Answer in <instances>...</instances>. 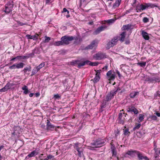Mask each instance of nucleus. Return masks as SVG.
<instances>
[{
    "label": "nucleus",
    "instance_id": "9d476101",
    "mask_svg": "<svg viewBox=\"0 0 160 160\" xmlns=\"http://www.w3.org/2000/svg\"><path fill=\"white\" fill-rule=\"evenodd\" d=\"M127 111L128 112H133L135 114H137L138 113V111L134 107H129L127 109Z\"/></svg>",
    "mask_w": 160,
    "mask_h": 160
},
{
    "label": "nucleus",
    "instance_id": "ea45409f",
    "mask_svg": "<svg viewBox=\"0 0 160 160\" xmlns=\"http://www.w3.org/2000/svg\"><path fill=\"white\" fill-rule=\"evenodd\" d=\"M143 117V115H142V114H140L139 115V120L140 122H141L142 121L143 119H144Z\"/></svg>",
    "mask_w": 160,
    "mask_h": 160
},
{
    "label": "nucleus",
    "instance_id": "09e8293b",
    "mask_svg": "<svg viewBox=\"0 0 160 160\" xmlns=\"http://www.w3.org/2000/svg\"><path fill=\"white\" fill-rule=\"evenodd\" d=\"M117 91L116 90H113V91H111V93H112V94H113V96L115 95L116 94V93L117 92Z\"/></svg>",
    "mask_w": 160,
    "mask_h": 160
},
{
    "label": "nucleus",
    "instance_id": "bf43d9fd",
    "mask_svg": "<svg viewBox=\"0 0 160 160\" xmlns=\"http://www.w3.org/2000/svg\"><path fill=\"white\" fill-rule=\"evenodd\" d=\"M105 69L106 70H107V68H108V66H105L103 68V69Z\"/></svg>",
    "mask_w": 160,
    "mask_h": 160
},
{
    "label": "nucleus",
    "instance_id": "7ed1b4c3",
    "mask_svg": "<svg viewBox=\"0 0 160 160\" xmlns=\"http://www.w3.org/2000/svg\"><path fill=\"white\" fill-rule=\"evenodd\" d=\"M106 141V140L99 138L97 139L96 141L92 143V145L96 148H98L101 147L104 144Z\"/></svg>",
    "mask_w": 160,
    "mask_h": 160
},
{
    "label": "nucleus",
    "instance_id": "79ce46f5",
    "mask_svg": "<svg viewBox=\"0 0 160 160\" xmlns=\"http://www.w3.org/2000/svg\"><path fill=\"white\" fill-rule=\"evenodd\" d=\"M31 67H30L29 68H24V69H23V71H24L25 73H26L27 71H30L31 70Z\"/></svg>",
    "mask_w": 160,
    "mask_h": 160
},
{
    "label": "nucleus",
    "instance_id": "4c0bfd02",
    "mask_svg": "<svg viewBox=\"0 0 160 160\" xmlns=\"http://www.w3.org/2000/svg\"><path fill=\"white\" fill-rule=\"evenodd\" d=\"M17 64H14L12 66H10L9 67V68L11 69H14L17 68Z\"/></svg>",
    "mask_w": 160,
    "mask_h": 160
},
{
    "label": "nucleus",
    "instance_id": "4be33fe9",
    "mask_svg": "<svg viewBox=\"0 0 160 160\" xmlns=\"http://www.w3.org/2000/svg\"><path fill=\"white\" fill-rule=\"evenodd\" d=\"M138 92H136L131 93L130 94V96L131 98H134L136 97V96H137L138 95Z\"/></svg>",
    "mask_w": 160,
    "mask_h": 160
},
{
    "label": "nucleus",
    "instance_id": "39448f33",
    "mask_svg": "<svg viewBox=\"0 0 160 160\" xmlns=\"http://www.w3.org/2000/svg\"><path fill=\"white\" fill-rule=\"evenodd\" d=\"M106 58L105 54L101 52H98L93 55V58L96 60H100Z\"/></svg>",
    "mask_w": 160,
    "mask_h": 160
},
{
    "label": "nucleus",
    "instance_id": "4468645a",
    "mask_svg": "<svg viewBox=\"0 0 160 160\" xmlns=\"http://www.w3.org/2000/svg\"><path fill=\"white\" fill-rule=\"evenodd\" d=\"M113 94H112L111 92H110V93H108L107 95L106 96V101H108L111 99L113 98Z\"/></svg>",
    "mask_w": 160,
    "mask_h": 160
},
{
    "label": "nucleus",
    "instance_id": "f257e3e1",
    "mask_svg": "<svg viewBox=\"0 0 160 160\" xmlns=\"http://www.w3.org/2000/svg\"><path fill=\"white\" fill-rule=\"evenodd\" d=\"M156 7H157L156 5L151 3L138 4L136 6V10L137 12H138L139 11L141 12L148 8H153Z\"/></svg>",
    "mask_w": 160,
    "mask_h": 160
},
{
    "label": "nucleus",
    "instance_id": "2eb2a0df",
    "mask_svg": "<svg viewBox=\"0 0 160 160\" xmlns=\"http://www.w3.org/2000/svg\"><path fill=\"white\" fill-rule=\"evenodd\" d=\"M122 0H116V2L113 5V8L114 9L118 7L119 6Z\"/></svg>",
    "mask_w": 160,
    "mask_h": 160
},
{
    "label": "nucleus",
    "instance_id": "5fc2aeb1",
    "mask_svg": "<svg viewBox=\"0 0 160 160\" xmlns=\"http://www.w3.org/2000/svg\"><path fill=\"white\" fill-rule=\"evenodd\" d=\"M67 9L65 8H64L63 9V12H66L67 11Z\"/></svg>",
    "mask_w": 160,
    "mask_h": 160
},
{
    "label": "nucleus",
    "instance_id": "5701e85b",
    "mask_svg": "<svg viewBox=\"0 0 160 160\" xmlns=\"http://www.w3.org/2000/svg\"><path fill=\"white\" fill-rule=\"evenodd\" d=\"M89 62L88 63V65L92 66H96L98 64V62H91L90 61H89Z\"/></svg>",
    "mask_w": 160,
    "mask_h": 160
},
{
    "label": "nucleus",
    "instance_id": "69168bd1",
    "mask_svg": "<svg viewBox=\"0 0 160 160\" xmlns=\"http://www.w3.org/2000/svg\"><path fill=\"white\" fill-rule=\"evenodd\" d=\"M105 104H104V105H102V108H104L105 107Z\"/></svg>",
    "mask_w": 160,
    "mask_h": 160
},
{
    "label": "nucleus",
    "instance_id": "412c9836",
    "mask_svg": "<svg viewBox=\"0 0 160 160\" xmlns=\"http://www.w3.org/2000/svg\"><path fill=\"white\" fill-rule=\"evenodd\" d=\"M137 152V151H129L127 152V154L129 155L133 156V155H135V154H136V152Z\"/></svg>",
    "mask_w": 160,
    "mask_h": 160
},
{
    "label": "nucleus",
    "instance_id": "1a4fd4ad",
    "mask_svg": "<svg viewBox=\"0 0 160 160\" xmlns=\"http://www.w3.org/2000/svg\"><path fill=\"white\" fill-rule=\"evenodd\" d=\"M106 28L105 26H101L98 27L93 32L94 35H97L103 30Z\"/></svg>",
    "mask_w": 160,
    "mask_h": 160
},
{
    "label": "nucleus",
    "instance_id": "f704fd0d",
    "mask_svg": "<svg viewBox=\"0 0 160 160\" xmlns=\"http://www.w3.org/2000/svg\"><path fill=\"white\" fill-rule=\"evenodd\" d=\"M38 71L37 69V68H34L32 71V74L31 75L32 76L36 74Z\"/></svg>",
    "mask_w": 160,
    "mask_h": 160
},
{
    "label": "nucleus",
    "instance_id": "de8ad7c7",
    "mask_svg": "<svg viewBox=\"0 0 160 160\" xmlns=\"http://www.w3.org/2000/svg\"><path fill=\"white\" fill-rule=\"evenodd\" d=\"M95 71L96 72V75H98V76H99V75L100 74V70H95Z\"/></svg>",
    "mask_w": 160,
    "mask_h": 160
},
{
    "label": "nucleus",
    "instance_id": "bb28decb",
    "mask_svg": "<svg viewBox=\"0 0 160 160\" xmlns=\"http://www.w3.org/2000/svg\"><path fill=\"white\" fill-rule=\"evenodd\" d=\"M37 154L36 151L35 150L33 151L30 154L28 155L29 157H31L34 156L35 155Z\"/></svg>",
    "mask_w": 160,
    "mask_h": 160
},
{
    "label": "nucleus",
    "instance_id": "f3484780",
    "mask_svg": "<svg viewBox=\"0 0 160 160\" xmlns=\"http://www.w3.org/2000/svg\"><path fill=\"white\" fill-rule=\"evenodd\" d=\"M131 25L130 24H127L123 25L122 28V30H128L131 27Z\"/></svg>",
    "mask_w": 160,
    "mask_h": 160
},
{
    "label": "nucleus",
    "instance_id": "e2e57ef3",
    "mask_svg": "<svg viewBox=\"0 0 160 160\" xmlns=\"http://www.w3.org/2000/svg\"><path fill=\"white\" fill-rule=\"evenodd\" d=\"M16 59V58H12L11 59V61H13V60H15Z\"/></svg>",
    "mask_w": 160,
    "mask_h": 160
},
{
    "label": "nucleus",
    "instance_id": "052dcab7",
    "mask_svg": "<svg viewBox=\"0 0 160 160\" xmlns=\"http://www.w3.org/2000/svg\"><path fill=\"white\" fill-rule=\"evenodd\" d=\"M51 0H46V3H48L50 2Z\"/></svg>",
    "mask_w": 160,
    "mask_h": 160
},
{
    "label": "nucleus",
    "instance_id": "423d86ee",
    "mask_svg": "<svg viewBox=\"0 0 160 160\" xmlns=\"http://www.w3.org/2000/svg\"><path fill=\"white\" fill-rule=\"evenodd\" d=\"M98 41L97 39L92 41L90 45L86 47V49H92L93 48H96L98 46Z\"/></svg>",
    "mask_w": 160,
    "mask_h": 160
},
{
    "label": "nucleus",
    "instance_id": "680f3d73",
    "mask_svg": "<svg viewBox=\"0 0 160 160\" xmlns=\"http://www.w3.org/2000/svg\"><path fill=\"white\" fill-rule=\"evenodd\" d=\"M120 112H122V114L123 113L124 114V110L123 109H122V110H121L120 111Z\"/></svg>",
    "mask_w": 160,
    "mask_h": 160
},
{
    "label": "nucleus",
    "instance_id": "0eeeda50",
    "mask_svg": "<svg viewBox=\"0 0 160 160\" xmlns=\"http://www.w3.org/2000/svg\"><path fill=\"white\" fill-rule=\"evenodd\" d=\"M89 62L88 60H87L83 62H80L79 61L76 60L73 62L72 63L74 65H77L79 68H80L81 67L85 65H88V63Z\"/></svg>",
    "mask_w": 160,
    "mask_h": 160
},
{
    "label": "nucleus",
    "instance_id": "ddd939ff",
    "mask_svg": "<svg viewBox=\"0 0 160 160\" xmlns=\"http://www.w3.org/2000/svg\"><path fill=\"white\" fill-rule=\"evenodd\" d=\"M9 83H7L6 85L3 88L0 89V92H3L7 91L10 88Z\"/></svg>",
    "mask_w": 160,
    "mask_h": 160
},
{
    "label": "nucleus",
    "instance_id": "7c9ffc66",
    "mask_svg": "<svg viewBox=\"0 0 160 160\" xmlns=\"http://www.w3.org/2000/svg\"><path fill=\"white\" fill-rule=\"evenodd\" d=\"M100 79L99 76L98 75H96L95 77L94 78L93 80V82L94 83H96L99 81Z\"/></svg>",
    "mask_w": 160,
    "mask_h": 160
},
{
    "label": "nucleus",
    "instance_id": "a878e982",
    "mask_svg": "<svg viewBox=\"0 0 160 160\" xmlns=\"http://www.w3.org/2000/svg\"><path fill=\"white\" fill-rule=\"evenodd\" d=\"M124 134L125 135H129L130 134V132L129 131V129L128 128L123 129Z\"/></svg>",
    "mask_w": 160,
    "mask_h": 160
},
{
    "label": "nucleus",
    "instance_id": "f8f14e48",
    "mask_svg": "<svg viewBox=\"0 0 160 160\" xmlns=\"http://www.w3.org/2000/svg\"><path fill=\"white\" fill-rule=\"evenodd\" d=\"M111 149L112 157L114 156L116 158L117 154L116 149L115 147L112 144L111 146Z\"/></svg>",
    "mask_w": 160,
    "mask_h": 160
},
{
    "label": "nucleus",
    "instance_id": "e433bc0d",
    "mask_svg": "<svg viewBox=\"0 0 160 160\" xmlns=\"http://www.w3.org/2000/svg\"><path fill=\"white\" fill-rule=\"evenodd\" d=\"M115 78V75L114 74H112L111 75L108 77V80H113Z\"/></svg>",
    "mask_w": 160,
    "mask_h": 160
},
{
    "label": "nucleus",
    "instance_id": "c03bdc74",
    "mask_svg": "<svg viewBox=\"0 0 160 160\" xmlns=\"http://www.w3.org/2000/svg\"><path fill=\"white\" fill-rule=\"evenodd\" d=\"M151 118L153 120H155L157 119V117L155 115H152L150 116Z\"/></svg>",
    "mask_w": 160,
    "mask_h": 160
},
{
    "label": "nucleus",
    "instance_id": "a19ab883",
    "mask_svg": "<svg viewBox=\"0 0 160 160\" xmlns=\"http://www.w3.org/2000/svg\"><path fill=\"white\" fill-rule=\"evenodd\" d=\"M116 19H112L109 20H107V22L108 23H112L114 22Z\"/></svg>",
    "mask_w": 160,
    "mask_h": 160
},
{
    "label": "nucleus",
    "instance_id": "603ef678",
    "mask_svg": "<svg viewBox=\"0 0 160 160\" xmlns=\"http://www.w3.org/2000/svg\"><path fill=\"white\" fill-rule=\"evenodd\" d=\"M54 97L55 98H60V96L58 94H55L54 95Z\"/></svg>",
    "mask_w": 160,
    "mask_h": 160
},
{
    "label": "nucleus",
    "instance_id": "72a5a7b5",
    "mask_svg": "<svg viewBox=\"0 0 160 160\" xmlns=\"http://www.w3.org/2000/svg\"><path fill=\"white\" fill-rule=\"evenodd\" d=\"M44 65L45 64L44 63H41L38 66L36 67L37 69L39 71L41 68L44 67Z\"/></svg>",
    "mask_w": 160,
    "mask_h": 160
},
{
    "label": "nucleus",
    "instance_id": "cd10ccee",
    "mask_svg": "<svg viewBox=\"0 0 160 160\" xmlns=\"http://www.w3.org/2000/svg\"><path fill=\"white\" fill-rule=\"evenodd\" d=\"M24 65V64L22 62H20L17 64V68L19 69L22 68Z\"/></svg>",
    "mask_w": 160,
    "mask_h": 160
},
{
    "label": "nucleus",
    "instance_id": "8fccbe9b",
    "mask_svg": "<svg viewBox=\"0 0 160 160\" xmlns=\"http://www.w3.org/2000/svg\"><path fill=\"white\" fill-rule=\"evenodd\" d=\"M26 36L28 39H32V36H31L29 35H27Z\"/></svg>",
    "mask_w": 160,
    "mask_h": 160
},
{
    "label": "nucleus",
    "instance_id": "2f4dec72",
    "mask_svg": "<svg viewBox=\"0 0 160 160\" xmlns=\"http://www.w3.org/2000/svg\"><path fill=\"white\" fill-rule=\"evenodd\" d=\"M141 126V124L140 123H136L135 127L133 128V130L135 131L136 129H138L140 128Z\"/></svg>",
    "mask_w": 160,
    "mask_h": 160
},
{
    "label": "nucleus",
    "instance_id": "b1692460",
    "mask_svg": "<svg viewBox=\"0 0 160 160\" xmlns=\"http://www.w3.org/2000/svg\"><path fill=\"white\" fill-rule=\"evenodd\" d=\"M22 89L24 90V93L25 94H27L29 92V91L28 90L27 87L26 86H24L22 88Z\"/></svg>",
    "mask_w": 160,
    "mask_h": 160
},
{
    "label": "nucleus",
    "instance_id": "4d7b16f0",
    "mask_svg": "<svg viewBox=\"0 0 160 160\" xmlns=\"http://www.w3.org/2000/svg\"><path fill=\"white\" fill-rule=\"evenodd\" d=\"M22 56H17V57H15V58H16V59H20L21 58H22Z\"/></svg>",
    "mask_w": 160,
    "mask_h": 160
},
{
    "label": "nucleus",
    "instance_id": "774afa93",
    "mask_svg": "<svg viewBox=\"0 0 160 160\" xmlns=\"http://www.w3.org/2000/svg\"><path fill=\"white\" fill-rule=\"evenodd\" d=\"M116 159L115 160H119V158L118 157H116Z\"/></svg>",
    "mask_w": 160,
    "mask_h": 160
},
{
    "label": "nucleus",
    "instance_id": "6e6552de",
    "mask_svg": "<svg viewBox=\"0 0 160 160\" xmlns=\"http://www.w3.org/2000/svg\"><path fill=\"white\" fill-rule=\"evenodd\" d=\"M136 154L139 159H144L145 160H149V159L147 157L143 156L142 154L139 152L137 151L136 152Z\"/></svg>",
    "mask_w": 160,
    "mask_h": 160
},
{
    "label": "nucleus",
    "instance_id": "aec40b11",
    "mask_svg": "<svg viewBox=\"0 0 160 160\" xmlns=\"http://www.w3.org/2000/svg\"><path fill=\"white\" fill-rule=\"evenodd\" d=\"M126 35V32H122L120 34L121 37L120 40L122 41V42H123L124 41Z\"/></svg>",
    "mask_w": 160,
    "mask_h": 160
},
{
    "label": "nucleus",
    "instance_id": "13d9d810",
    "mask_svg": "<svg viewBox=\"0 0 160 160\" xmlns=\"http://www.w3.org/2000/svg\"><path fill=\"white\" fill-rule=\"evenodd\" d=\"M34 94V93H30V94H29V96L30 97H32L33 96V95Z\"/></svg>",
    "mask_w": 160,
    "mask_h": 160
},
{
    "label": "nucleus",
    "instance_id": "c756f323",
    "mask_svg": "<svg viewBox=\"0 0 160 160\" xmlns=\"http://www.w3.org/2000/svg\"><path fill=\"white\" fill-rule=\"evenodd\" d=\"M118 41V38L116 37L112 39L111 42L113 44H114V45H115L116 44Z\"/></svg>",
    "mask_w": 160,
    "mask_h": 160
},
{
    "label": "nucleus",
    "instance_id": "393cba45",
    "mask_svg": "<svg viewBox=\"0 0 160 160\" xmlns=\"http://www.w3.org/2000/svg\"><path fill=\"white\" fill-rule=\"evenodd\" d=\"M76 149L77 151L78 152V156H79L80 157H81L82 154V151L80 150V149L78 147H77L76 148Z\"/></svg>",
    "mask_w": 160,
    "mask_h": 160
},
{
    "label": "nucleus",
    "instance_id": "0e129e2a",
    "mask_svg": "<svg viewBox=\"0 0 160 160\" xmlns=\"http://www.w3.org/2000/svg\"><path fill=\"white\" fill-rule=\"evenodd\" d=\"M117 73L118 76L119 77H120V73L118 71L117 72Z\"/></svg>",
    "mask_w": 160,
    "mask_h": 160
},
{
    "label": "nucleus",
    "instance_id": "864d4df0",
    "mask_svg": "<svg viewBox=\"0 0 160 160\" xmlns=\"http://www.w3.org/2000/svg\"><path fill=\"white\" fill-rule=\"evenodd\" d=\"M40 94L39 92L36 93H35V96L36 97H39Z\"/></svg>",
    "mask_w": 160,
    "mask_h": 160
},
{
    "label": "nucleus",
    "instance_id": "a18cd8bd",
    "mask_svg": "<svg viewBox=\"0 0 160 160\" xmlns=\"http://www.w3.org/2000/svg\"><path fill=\"white\" fill-rule=\"evenodd\" d=\"M32 39L34 40H36L38 38V34H36V35L34 36H32Z\"/></svg>",
    "mask_w": 160,
    "mask_h": 160
},
{
    "label": "nucleus",
    "instance_id": "338daca9",
    "mask_svg": "<svg viewBox=\"0 0 160 160\" xmlns=\"http://www.w3.org/2000/svg\"><path fill=\"white\" fill-rule=\"evenodd\" d=\"M120 90V89L119 88H118L117 89V90H116L117 91H119V90Z\"/></svg>",
    "mask_w": 160,
    "mask_h": 160
},
{
    "label": "nucleus",
    "instance_id": "6e6d98bb",
    "mask_svg": "<svg viewBox=\"0 0 160 160\" xmlns=\"http://www.w3.org/2000/svg\"><path fill=\"white\" fill-rule=\"evenodd\" d=\"M156 115L158 117H160V113L156 112Z\"/></svg>",
    "mask_w": 160,
    "mask_h": 160
},
{
    "label": "nucleus",
    "instance_id": "58836bf2",
    "mask_svg": "<svg viewBox=\"0 0 160 160\" xmlns=\"http://www.w3.org/2000/svg\"><path fill=\"white\" fill-rule=\"evenodd\" d=\"M45 40H44V42L45 43L48 42L50 40L51 38H50L49 37H48L47 36H45Z\"/></svg>",
    "mask_w": 160,
    "mask_h": 160
},
{
    "label": "nucleus",
    "instance_id": "20e7f679",
    "mask_svg": "<svg viewBox=\"0 0 160 160\" xmlns=\"http://www.w3.org/2000/svg\"><path fill=\"white\" fill-rule=\"evenodd\" d=\"M74 38L72 36H65L62 37L61 39L62 40L64 44L67 45L69 44V42L73 40Z\"/></svg>",
    "mask_w": 160,
    "mask_h": 160
},
{
    "label": "nucleus",
    "instance_id": "9b49d317",
    "mask_svg": "<svg viewBox=\"0 0 160 160\" xmlns=\"http://www.w3.org/2000/svg\"><path fill=\"white\" fill-rule=\"evenodd\" d=\"M122 112H120L118 114V120L119 123L120 124H123L124 122V118H122Z\"/></svg>",
    "mask_w": 160,
    "mask_h": 160
},
{
    "label": "nucleus",
    "instance_id": "c85d7f7f",
    "mask_svg": "<svg viewBox=\"0 0 160 160\" xmlns=\"http://www.w3.org/2000/svg\"><path fill=\"white\" fill-rule=\"evenodd\" d=\"M114 46V44L111 42H108L107 44V48L109 49L110 48L113 47Z\"/></svg>",
    "mask_w": 160,
    "mask_h": 160
},
{
    "label": "nucleus",
    "instance_id": "c9c22d12",
    "mask_svg": "<svg viewBox=\"0 0 160 160\" xmlns=\"http://www.w3.org/2000/svg\"><path fill=\"white\" fill-rule=\"evenodd\" d=\"M138 65H140L141 67H144L145 66L146 64V62H138Z\"/></svg>",
    "mask_w": 160,
    "mask_h": 160
},
{
    "label": "nucleus",
    "instance_id": "473e14b6",
    "mask_svg": "<svg viewBox=\"0 0 160 160\" xmlns=\"http://www.w3.org/2000/svg\"><path fill=\"white\" fill-rule=\"evenodd\" d=\"M53 157V156L51 155H49L48 156L47 158L44 159L41 158V160H48V159H51Z\"/></svg>",
    "mask_w": 160,
    "mask_h": 160
},
{
    "label": "nucleus",
    "instance_id": "37998d69",
    "mask_svg": "<svg viewBox=\"0 0 160 160\" xmlns=\"http://www.w3.org/2000/svg\"><path fill=\"white\" fill-rule=\"evenodd\" d=\"M148 21V19L146 17H144L143 19V21L144 23L147 22Z\"/></svg>",
    "mask_w": 160,
    "mask_h": 160
},
{
    "label": "nucleus",
    "instance_id": "49530a36",
    "mask_svg": "<svg viewBox=\"0 0 160 160\" xmlns=\"http://www.w3.org/2000/svg\"><path fill=\"white\" fill-rule=\"evenodd\" d=\"M112 72L111 71H108L107 73V75L108 78L110 77L112 74Z\"/></svg>",
    "mask_w": 160,
    "mask_h": 160
},
{
    "label": "nucleus",
    "instance_id": "f03ea898",
    "mask_svg": "<svg viewBox=\"0 0 160 160\" xmlns=\"http://www.w3.org/2000/svg\"><path fill=\"white\" fill-rule=\"evenodd\" d=\"M13 7L14 4L12 1H10L6 4L4 11L6 13H8L12 11Z\"/></svg>",
    "mask_w": 160,
    "mask_h": 160
},
{
    "label": "nucleus",
    "instance_id": "3c124183",
    "mask_svg": "<svg viewBox=\"0 0 160 160\" xmlns=\"http://www.w3.org/2000/svg\"><path fill=\"white\" fill-rule=\"evenodd\" d=\"M18 25H20V26H22L23 25L25 24H24V23H22V22H20L19 21L18 22Z\"/></svg>",
    "mask_w": 160,
    "mask_h": 160
},
{
    "label": "nucleus",
    "instance_id": "a211bd4d",
    "mask_svg": "<svg viewBox=\"0 0 160 160\" xmlns=\"http://www.w3.org/2000/svg\"><path fill=\"white\" fill-rule=\"evenodd\" d=\"M53 45L55 46H59L60 45H64L63 42H62V40H61V41L56 42L53 43L52 44Z\"/></svg>",
    "mask_w": 160,
    "mask_h": 160
},
{
    "label": "nucleus",
    "instance_id": "dca6fc26",
    "mask_svg": "<svg viewBox=\"0 0 160 160\" xmlns=\"http://www.w3.org/2000/svg\"><path fill=\"white\" fill-rule=\"evenodd\" d=\"M142 35L143 38L146 40H148L149 37L148 35V33L146 32L142 31Z\"/></svg>",
    "mask_w": 160,
    "mask_h": 160
},
{
    "label": "nucleus",
    "instance_id": "6ab92c4d",
    "mask_svg": "<svg viewBox=\"0 0 160 160\" xmlns=\"http://www.w3.org/2000/svg\"><path fill=\"white\" fill-rule=\"evenodd\" d=\"M54 126L52 125L48 120H47V128L48 129H51L52 128H53Z\"/></svg>",
    "mask_w": 160,
    "mask_h": 160
}]
</instances>
